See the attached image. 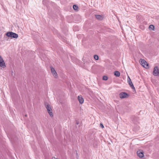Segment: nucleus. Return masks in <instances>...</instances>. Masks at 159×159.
Here are the masks:
<instances>
[{
	"label": "nucleus",
	"instance_id": "nucleus-9",
	"mask_svg": "<svg viewBox=\"0 0 159 159\" xmlns=\"http://www.w3.org/2000/svg\"><path fill=\"white\" fill-rule=\"evenodd\" d=\"M78 99L80 104H82L84 102V100L82 96L79 95L78 97Z\"/></svg>",
	"mask_w": 159,
	"mask_h": 159
},
{
	"label": "nucleus",
	"instance_id": "nucleus-19",
	"mask_svg": "<svg viewBox=\"0 0 159 159\" xmlns=\"http://www.w3.org/2000/svg\"><path fill=\"white\" fill-rule=\"evenodd\" d=\"M25 116H27V115H25Z\"/></svg>",
	"mask_w": 159,
	"mask_h": 159
},
{
	"label": "nucleus",
	"instance_id": "nucleus-2",
	"mask_svg": "<svg viewBox=\"0 0 159 159\" xmlns=\"http://www.w3.org/2000/svg\"><path fill=\"white\" fill-rule=\"evenodd\" d=\"M140 62L141 65L144 68L146 69L148 68V64L144 60L140 59Z\"/></svg>",
	"mask_w": 159,
	"mask_h": 159
},
{
	"label": "nucleus",
	"instance_id": "nucleus-4",
	"mask_svg": "<svg viewBox=\"0 0 159 159\" xmlns=\"http://www.w3.org/2000/svg\"><path fill=\"white\" fill-rule=\"evenodd\" d=\"M46 107L51 116H53V113L52 112V110L50 106L48 104L46 105Z\"/></svg>",
	"mask_w": 159,
	"mask_h": 159
},
{
	"label": "nucleus",
	"instance_id": "nucleus-18",
	"mask_svg": "<svg viewBox=\"0 0 159 159\" xmlns=\"http://www.w3.org/2000/svg\"><path fill=\"white\" fill-rule=\"evenodd\" d=\"M139 129V127H138V129H137V130H138V129Z\"/></svg>",
	"mask_w": 159,
	"mask_h": 159
},
{
	"label": "nucleus",
	"instance_id": "nucleus-3",
	"mask_svg": "<svg viewBox=\"0 0 159 159\" xmlns=\"http://www.w3.org/2000/svg\"><path fill=\"white\" fill-rule=\"evenodd\" d=\"M129 96V94L125 92H121L119 94L120 98L121 99L127 98Z\"/></svg>",
	"mask_w": 159,
	"mask_h": 159
},
{
	"label": "nucleus",
	"instance_id": "nucleus-1",
	"mask_svg": "<svg viewBox=\"0 0 159 159\" xmlns=\"http://www.w3.org/2000/svg\"><path fill=\"white\" fill-rule=\"evenodd\" d=\"M6 35L8 37L14 38H17L18 37L17 34L12 32H7L6 33Z\"/></svg>",
	"mask_w": 159,
	"mask_h": 159
},
{
	"label": "nucleus",
	"instance_id": "nucleus-12",
	"mask_svg": "<svg viewBox=\"0 0 159 159\" xmlns=\"http://www.w3.org/2000/svg\"><path fill=\"white\" fill-rule=\"evenodd\" d=\"M114 74L116 76L118 77H119L120 75V72L117 71H116L114 72Z\"/></svg>",
	"mask_w": 159,
	"mask_h": 159
},
{
	"label": "nucleus",
	"instance_id": "nucleus-14",
	"mask_svg": "<svg viewBox=\"0 0 159 159\" xmlns=\"http://www.w3.org/2000/svg\"><path fill=\"white\" fill-rule=\"evenodd\" d=\"M149 28L150 30H153L154 29V26L153 25H150L149 26Z\"/></svg>",
	"mask_w": 159,
	"mask_h": 159
},
{
	"label": "nucleus",
	"instance_id": "nucleus-8",
	"mask_svg": "<svg viewBox=\"0 0 159 159\" xmlns=\"http://www.w3.org/2000/svg\"><path fill=\"white\" fill-rule=\"evenodd\" d=\"M51 72L52 73V74L55 77H56L57 75L55 69L53 67H51Z\"/></svg>",
	"mask_w": 159,
	"mask_h": 159
},
{
	"label": "nucleus",
	"instance_id": "nucleus-11",
	"mask_svg": "<svg viewBox=\"0 0 159 159\" xmlns=\"http://www.w3.org/2000/svg\"><path fill=\"white\" fill-rule=\"evenodd\" d=\"M96 18L98 20H102L103 18V16H102L97 15H95Z\"/></svg>",
	"mask_w": 159,
	"mask_h": 159
},
{
	"label": "nucleus",
	"instance_id": "nucleus-13",
	"mask_svg": "<svg viewBox=\"0 0 159 159\" xmlns=\"http://www.w3.org/2000/svg\"><path fill=\"white\" fill-rule=\"evenodd\" d=\"M73 8L75 10H77L78 9V7L76 5H74L73 6Z\"/></svg>",
	"mask_w": 159,
	"mask_h": 159
},
{
	"label": "nucleus",
	"instance_id": "nucleus-7",
	"mask_svg": "<svg viewBox=\"0 0 159 159\" xmlns=\"http://www.w3.org/2000/svg\"><path fill=\"white\" fill-rule=\"evenodd\" d=\"M128 82L129 83V84L130 86L134 90V91H135V88L130 78L128 76Z\"/></svg>",
	"mask_w": 159,
	"mask_h": 159
},
{
	"label": "nucleus",
	"instance_id": "nucleus-17",
	"mask_svg": "<svg viewBox=\"0 0 159 159\" xmlns=\"http://www.w3.org/2000/svg\"><path fill=\"white\" fill-rule=\"evenodd\" d=\"M100 126L102 128H103L104 127L103 124L101 123L100 124Z\"/></svg>",
	"mask_w": 159,
	"mask_h": 159
},
{
	"label": "nucleus",
	"instance_id": "nucleus-6",
	"mask_svg": "<svg viewBox=\"0 0 159 159\" xmlns=\"http://www.w3.org/2000/svg\"><path fill=\"white\" fill-rule=\"evenodd\" d=\"M0 66L3 68L6 67L5 64L1 56L0 55Z\"/></svg>",
	"mask_w": 159,
	"mask_h": 159
},
{
	"label": "nucleus",
	"instance_id": "nucleus-16",
	"mask_svg": "<svg viewBox=\"0 0 159 159\" xmlns=\"http://www.w3.org/2000/svg\"><path fill=\"white\" fill-rule=\"evenodd\" d=\"M108 79V77L107 76H104L103 77V80H107Z\"/></svg>",
	"mask_w": 159,
	"mask_h": 159
},
{
	"label": "nucleus",
	"instance_id": "nucleus-5",
	"mask_svg": "<svg viewBox=\"0 0 159 159\" xmlns=\"http://www.w3.org/2000/svg\"><path fill=\"white\" fill-rule=\"evenodd\" d=\"M159 74V70L157 66H155L154 69L153 74L155 76H157Z\"/></svg>",
	"mask_w": 159,
	"mask_h": 159
},
{
	"label": "nucleus",
	"instance_id": "nucleus-15",
	"mask_svg": "<svg viewBox=\"0 0 159 159\" xmlns=\"http://www.w3.org/2000/svg\"><path fill=\"white\" fill-rule=\"evenodd\" d=\"M94 58L96 60H98V57L96 55H95L94 56Z\"/></svg>",
	"mask_w": 159,
	"mask_h": 159
},
{
	"label": "nucleus",
	"instance_id": "nucleus-10",
	"mask_svg": "<svg viewBox=\"0 0 159 159\" xmlns=\"http://www.w3.org/2000/svg\"><path fill=\"white\" fill-rule=\"evenodd\" d=\"M137 154L140 157L142 158L144 157L143 153V152L139 151L137 152Z\"/></svg>",
	"mask_w": 159,
	"mask_h": 159
}]
</instances>
